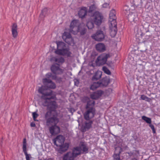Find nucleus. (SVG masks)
Returning <instances> with one entry per match:
<instances>
[{"label": "nucleus", "mask_w": 160, "mask_h": 160, "mask_svg": "<svg viewBox=\"0 0 160 160\" xmlns=\"http://www.w3.org/2000/svg\"><path fill=\"white\" fill-rule=\"evenodd\" d=\"M45 119L47 126L52 125L49 128V132L52 135H57L60 132V128L57 125V124L59 122V119L58 117L54 116L50 118Z\"/></svg>", "instance_id": "1"}, {"label": "nucleus", "mask_w": 160, "mask_h": 160, "mask_svg": "<svg viewBox=\"0 0 160 160\" xmlns=\"http://www.w3.org/2000/svg\"><path fill=\"white\" fill-rule=\"evenodd\" d=\"M96 114V112H92L91 111H85L83 114V117L86 120L84 122L81 128L82 131L85 132L92 128V124L93 120L92 119Z\"/></svg>", "instance_id": "2"}, {"label": "nucleus", "mask_w": 160, "mask_h": 160, "mask_svg": "<svg viewBox=\"0 0 160 160\" xmlns=\"http://www.w3.org/2000/svg\"><path fill=\"white\" fill-rule=\"evenodd\" d=\"M43 82L44 85L42 86L39 88L38 92L39 93L51 92V95H52V91L48 89H55L56 88L55 84L51 79L46 78L43 79Z\"/></svg>", "instance_id": "3"}, {"label": "nucleus", "mask_w": 160, "mask_h": 160, "mask_svg": "<svg viewBox=\"0 0 160 160\" xmlns=\"http://www.w3.org/2000/svg\"><path fill=\"white\" fill-rule=\"evenodd\" d=\"M49 106V111L47 112L45 114L44 118H50L54 116L56 117H58V115L57 112L52 113V112H56V109L58 107L56 102L55 101H51V103Z\"/></svg>", "instance_id": "4"}, {"label": "nucleus", "mask_w": 160, "mask_h": 160, "mask_svg": "<svg viewBox=\"0 0 160 160\" xmlns=\"http://www.w3.org/2000/svg\"><path fill=\"white\" fill-rule=\"evenodd\" d=\"M82 101L84 103H87L85 106L86 111H91L92 112H96L94 107L95 104V101L90 100L88 96H84L82 98Z\"/></svg>", "instance_id": "5"}, {"label": "nucleus", "mask_w": 160, "mask_h": 160, "mask_svg": "<svg viewBox=\"0 0 160 160\" xmlns=\"http://www.w3.org/2000/svg\"><path fill=\"white\" fill-rule=\"evenodd\" d=\"M73 150L75 151V156H77L81 154L88 153V148L84 142H80L79 146L74 148Z\"/></svg>", "instance_id": "6"}, {"label": "nucleus", "mask_w": 160, "mask_h": 160, "mask_svg": "<svg viewBox=\"0 0 160 160\" xmlns=\"http://www.w3.org/2000/svg\"><path fill=\"white\" fill-rule=\"evenodd\" d=\"M90 17H92V20L94 24L98 27L101 24L104 18L102 13L98 11L94 12Z\"/></svg>", "instance_id": "7"}, {"label": "nucleus", "mask_w": 160, "mask_h": 160, "mask_svg": "<svg viewBox=\"0 0 160 160\" xmlns=\"http://www.w3.org/2000/svg\"><path fill=\"white\" fill-rule=\"evenodd\" d=\"M41 93L42 94V95L41 97V98L44 100V101H43L42 102V105L44 106H49L51 103L50 100L54 99V96H51L50 97H47L48 96H50L52 95H51V92H49V93Z\"/></svg>", "instance_id": "8"}, {"label": "nucleus", "mask_w": 160, "mask_h": 160, "mask_svg": "<svg viewBox=\"0 0 160 160\" xmlns=\"http://www.w3.org/2000/svg\"><path fill=\"white\" fill-rule=\"evenodd\" d=\"M60 67V64L58 63H56L52 65L50 67L52 72L54 74H62L64 70Z\"/></svg>", "instance_id": "9"}, {"label": "nucleus", "mask_w": 160, "mask_h": 160, "mask_svg": "<svg viewBox=\"0 0 160 160\" xmlns=\"http://www.w3.org/2000/svg\"><path fill=\"white\" fill-rule=\"evenodd\" d=\"M92 38L96 41L101 42L104 39L105 35L103 31L99 30L97 31L96 33L92 36Z\"/></svg>", "instance_id": "10"}, {"label": "nucleus", "mask_w": 160, "mask_h": 160, "mask_svg": "<svg viewBox=\"0 0 160 160\" xmlns=\"http://www.w3.org/2000/svg\"><path fill=\"white\" fill-rule=\"evenodd\" d=\"M104 93L103 91L101 90H97L90 94V97L92 100H97L100 98Z\"/></svg>", "instance_id": "11"}, {"label": "nucleus", "mask_w": 160, "mask_h": 160, "mask_svg": "<svg viewBox=\"0 0 160 160\" xmlns=\"http://www.w3.org/2000/svg\"><path fill=\"white\" fill-rule=\"evenodd\" d=\"M55 52L57 54L63 56L66 55L68 57H71V55L72 54V52L69 51V48H64L58 49Z\"/></svg>", "instance_id": "12"}, {"label": "nucleus", "mask_w": 160, "mask_h": 160, "mask_svg": "<svg viewBox=\"0 0 160 160\" xmlns=\"http://www.w3.org/2000/svg\"><path fill=\"white\" fill-rule=\"evenodd\" d=\"M69 144L68 143H65L62 145L58 146L56 148V150L59 153L62 154L66 151L68 148Z\"/></svg>", "instance_id": "13"}, {"label": "nucleus", "mask_w": 160, "mask_h": 160, "mask_svg": "<svg viewBox=\"0 0 160 160\" xmlns=\"http://www.w3.org/2000/svg\"><path fill=\"white\" fill-rule=\"evenodd\" d=\"M75 151H73L72 152H67L63 156V160H74L75 158L77 156H75Z\"/></svg>", "instance_id": "14"}, {"label": "nucleus", "mask_w": 160, "mask_h": 160, "mask_svg": "<svg viewBox=\"0 0 160 160\" xmlns=\"http://www.w3.org/2000/svg\"><path fill=\"white\" fill-rule=\"evenodd\" d=\"M64 138L62 135H59L54 139V144L58 147V146L64 144Z\"/></svg>", "instance_id": "15"}, {"label": "nucleus", "mask_w": 160, "mask_h": 160, "mask_svg": "<svg viewBox=\"0 0 160 160\" xmlns=\"http://www.w3.org/2000/svg\"><path fill=\"white\" fill-rule=\"evenodd\" d=\"M27 141L26 139L25 138L23 139L22 143V150L24 154L26 156V160H30V158H31V155L28 154L27 152Z\"/></svg>", "instance_id": "16"}, {"label": "nucleus", "mask_w": 160, "mask_h": 160, "mask_svg": "<svg viewBox=\"0 0 160 160\" xmlns=\"http://www.w3.org/2000/svg\"><path fill=\"white\" fill-rule=\"evenodd\" d=\"M109 28L110 35L112 37H115L116 35L118 30L117 23H111V25L109 26Z\"/></svg>", "instance_id": "17"}, {"label": "nucleus", "mask_w": 160, "mask_h": 160, "mask_svg": "<svg viewBox=\"0 0 160 160\" xmlns=\"http://www.w3.org/2000/svg\"><path fill=\"white\" fill-rule=\"evenodd\" d=\"M88 12L87 8L83 7H82L78 12V15L80 18L83 19L87 15Z\"/></svg>", "instance_id": "18"}, {"label": "nucleus", "mask_w": 160, "mask_h": 160, "mask_svg": "<svg viewBox=\"0 0 160 160\" xmlns=\"http://www.w3.org/2000/svg\"><path fill=\"white\" fill-rule=\"evenodd\" d=\"M109 16V21L111 22V23H112L113 24L117 23L116 12L114 10L112 9L110 11Z\"/></svg>", "instance_id": "19"}, {"label": "nucleus", "mask_w": 160, "mask_h": 160, "mask_svg": "<svg viewBox=\"0 0 160 160\" xmlns=\"http://www.w3.org/2000/svg\"><path fill=\"white\" fill-rule=\"evenodd\" d=\"M122 151V148L121 147L116 148L115 153L113 155L114 160H121L120 158V154Z\"/></svg>", "instance_id": "20"}, {"label": "nucleus", "mask_w": 160, "mask_h": 160, "mask_svg": "<svg viewBox=\"0 0 160 160\" xmlns=\"http://www.w3.org/2000/svg\"><path fill=\"white\" fill-rule=\"evenodd\" d=\"M110 80L109 77L106 76L103 78L101 82H100L101 83V87H107L108 85L110 83Z\"/></svg>", "instance_id": "21"}, {"label": "nucleus", "mask_w": 160, "mask_h": 160, "mask_svg": "<svg viewBox=\"0 0 160 160\" xmlns=\"http://www.w3.org/2000/svg\"><path fill=\"white\" fill-rule=\"evenodd\" d=\"M109 57L110 55L109 54H105L101 57H98L97 59L98 61H100L103 64H105L106 63L107 59Z\"/></svg>", "instance_id": "22"}, {"label": "nucleus", "mask_w": 160, "mask_h": 160, "mask_svg": "<svg viewBox=\"0 0 160 160\" xmlns=\"http://www.w3.org/2000/svg\"><path fill=\"white\" fill-rule=\"evenodd\" d=\"M96 50L99 52H103L106 50L105 45L102 43H99L96 45Z\"/></svg>", "instance_id": "23"}, {"label": "nucleus", "mask_w": 160, "mask_h": 160, "mask_svg": "<svg viewBox=\"0 0 160 160\" xmlns=\"http://www.w3.org/2000/svg\"><path fill=\"white\" fill-rule=\"evenodd\" d=\"M138 14L136 13H133L130 14L128 16L129 21L131 22L133 21L135 22L137 21L138 19Z\"/></svg>", "instance_id": "24"}, {"label": "nucleus", "mask_w": 160, "mask_h": 160, "mask_svg": "<svg viewBox=\"0 0 160 160\" xmlns=\"http://www.w3.org/2000/svg\"><path fill=\"white\" fill-rule=\"evenodd\" d=\"M12 34L14 38H16L18 35L17 32V25L15 23L13 24L12 28Z\"/></svg>", "instance_id": "25"}, {"label": "nucleus", "mask_w": 160, "mask_h": 160, "mask_svg": "<svg viewBox=\"0 0 160 160\" xmlns=\"http://www.w3.org/2000/svg\"><path fill=\"white\" fill-rule=\"evenodd\" d=\"M102 73L101 71H98L96 72L92 78V81H97L100 78L102 75Z\"/></svg>", "instance_id": "26"}, {"label": "nucleus", "mask_w": 160, "mask_h": 160, "mask_svg": "<svg viewBox=\"0 0 160 160\" xmlns=\"http://www.w3.org/2000/svg\"><path fill=\"white\" fill-rule=\"evenodd\" d=\"M101 87V83H100V82L98 81L97 82H93V83L91 85L90 89L92 90H94L98 88Z\"/></svg>", "instance_id": "27"}, {"label": "nucleus", "mask_w": 160, "mask_h": 160, "mask_svg": "<svg viewBox=\"0 0 160 160\" xmlns=\"http://www.w3.org/2000/svg\"><path fill=\"white\" fill-rule=\"evenodd\" d=\"M96 8V5L94 4L91 5L89 8V9L88 11V15L90 17L92 16L93 13V12L95 10Z\"/></svg>", "instance_id": "28"}, {"label": "nucleus", "mask_w": 160, "mask_h": 160, "mask_svg": "<svg viewBox=\"0 0 160 160\" xmlns=\"http://www.w3.org/2000/svg\"><path fill=\"white\" fill-rule=\"evenodd\" d=\"M80 26V25H78L76 20H73L71 23L70 26V30L72 31L73 29L74 28H77Z\"/></svg>", "instance_id": "29"}, {"label": "nucleus", "mask_w": 160, "mask_h": 160, "mask_svg": "<svg viewBox=\"0 0 160 160\" xmlns=\"http://www.w3.org/2000/svg\"><path fill=\"white\" fill-rule=\"evenodd\" d=\"M77 31L78 32L80 33L81 35H83L86 33L87 32V29L84 27H81L80 26L77 28Z\"/></svg>", "instance_id": "30"}, {"label": "nucleus", "mask_w": 160, "mask_h": 160, "mask_svg": "<svg viewBox=\"0 0 160 160\" xmlns=\"http://www.w3.org/2000/svg\"><path fill=\"white\" fill-rule=\"evenodd\" d=\"M94 23L92 19H91L88 21L86 25L88 29H92L94 27Z\"/></svg>", "instance_id": "31"}, {"label": "nucleus", "mask_w": 160, "mask_h": 160, "mask_svg": "<svg viewBox=\"0 0 160 160\" xmlns=\"http://www.w3.org/2000/svg\"><path fill=\"white\" fill-rule=\"evenodd\" d=\"M52 60L56 62H58L57 63H62L64 62L65 61L64 59L62 57L60 58H57L56 57H53Z\"/></svg>", "instance_id": "32"}, {"label": "nucleus", "mask_w": 160, "mask_h": 160, "mask_svg": "<svg viewBox=\"0 0 160 160\" xmlns=\"http://www.w3.org/2000/svg\"><path fill=\"white\" fill-rule=\"evenodd\" d=\"M56 44H57V48L58 49L64 48L65 46V43L64 42L62 41H57Z\"/></svg>", "instance_id": "33"}, {"label": "nucleus", "mask_w": 160, "mask_h": 160, "mask_svg": "<svg viewBox=\"0 0 160 160\" xmlns=\"http://www.w3.org/2000/svg\"><path fill=\"white\" fill-rule=\"evenodd\" d=\"M48 12L47 8H45L42 10L41 12L40 15V17L42 18H44L47 15Z\"/></svg>", "instance_id": "34"}, {"label": "nucleus", "mask_w": 160, "mask_h": 160, "mask_svg": "<svg viewBox=\"0 0 160 160\" xmlns=\"http://www.w3.org/2000/svg\"><path fill=\"white\" fill-rule=\"evenodd\" d=\"M142 118L143 120L145 121L146 123L149 124H150L152 123L151 118H149L143 116H142Z\"/></svg>", "instance_id": "35"}, {"label": "nucleus", "mask_w": 160, "mask_h": 160, "mask_svg": "<svg viewBox=\"0 0 160 160\" xmlns=\"http://www.w3.org/2000/svg\"><path fill=\"white\" fill-rule=\"evenodd\" d=\"M141 0H133V4L134 6L138 7L141 4Z\"/></svg>", "instance_id": "36"}, {"label": "nucleus", "mask_w": 160, "mask_h": 160, "mask_svg": "<svg viewBox=\"0 0 160 160\" xmlns=\"http://www.w3.org/2000/svg\"><path fill=\"white\" fill-rule=\"evenodd\" d=\"M65 37L66 38L65 39H71L72 36L71 34L67 32H64V36L63 37V38L64 39V37Z\"/></svg>", "instance_id": "37"}, {"label": "nucleus", "mask_w": 160, "mask_h": 160, "mask_svg": "<svg viewBox=\"0 0 160 160\" xmlns=\"http://www.w3.org/2000/svg\"><path fill=\"white\" fill-rule=\"evenodd\" d=\"M102 70L104 72L109 75L111 74L110 71L106 67H103L102 68Z\"/></svg>", "instance_id": "38"}, {"label": "nucleus", "mask_w": 160, "mask_h": 160, "mask_svg": "<svg viewBox=\"0 0 160 160\" xmlns=\"http://www.w3.org/2000/svg\"><path fill=\"white\" fill-rule=\"evenodd\" d=\"M141 98L143 100H145L148 102H149L150 100V98H149L147 96L144 95H141Z\"/></svg>", "instance_id": "39"}, {"label": "nucleus", "mask_w": 160, "mask_h": 160, "mask_svg": "<svg viewBox=\"0 0 160 160\" xmlns=\"http://www.w3.org/2000/svg\"><path fill=\"white\" fill-rule=\"evenodd\" d=\"M32 117L34 121H38L36 118L39 115L36 112H33L32 113Z\"/></svg>", "instance_id": "40"}, {"label": "nucleus", "mask_w": 160, "mask_h": 160, "mask_svg": "<svg viewBox=\"0 0 160 160\" xmlns=\"http://www.w3.org/2000/svg\"><path fill=\"white\" fill-rule=\"evenodd\" d=\"M64 41L65 42L67 43L69 45H71V44L73 42V39L72 38H71V39H64Z\"/></svg>", "instance_id": "41"}, {"label": "nucleus", "mask_w": 160, "mask_h": 160, "mask_svg": "<svg viewBox=\"0 0 160 160\" xmlns=\"http://www.w3.org/2000/svg\"><path fill=\"white\" fill-rule=\"evenodd\" d=\"M149 126L151 128L152 130V132L154 134L156 133V129L154 128V126L152 123L149 125Z\"/></svg>", "instance_id": "42"}, {"label": "nucleus", "mask_w": 160, "mask_h": 160, "mask_svg": "<svg viewBox=\"0 0 160 160\" xmlns=\"http://www.w3.org/2000/svg\"><path fill=\"white\" fill-rule=\"evenodd\" d=\"M109 3H107L105 2L102 5V7L103 8H107L109 7Z\"/></svg>", "instance_id": "43"}, {"label": "nucleus", "mask_w": 160, "mask_h": 160, "mask_svg": "<svg viewBox=\"0 0 160 160\" xmlns=\"http://www.w3.org/2000/svg\"><path fill=\"white\" fill-rule=\"evenodd\" d=\"M52 76V73L51 72L48 73L46 75V78L49 79Z\"/></svg>", "instance_id": "44"}, {"label": "nucleus", "mask_w": 160, "mask_h": 160, "mask_svg": "<svg viewBox=\"0 0 160 160\" xmlns=\"http://www.w3.org/2000/svg\"><path fill=\"white\" fill-rule=\"evenodd\" d=\"M55 80H56L57 82H58L60 83L62 81V78L61 77H57V78Z\"/></svg>", "instance_id": "45"}, {"label": "nucleus", "mask_w": 160, "mask_h": 160, "mask_svg": "<svg viewBox=\"0 0 160 160\" xmlns=\"http://www.w3.org/2000/svg\"><path fill=\"white\" fill-rule=\"evenodd\" d=\"M56 75L57 74H55V75H52V76L51 77L52 78V79L54 80H56V79L57 78V76H56Z\"/></svg>", "instance_id": "46"}, {"label": "nucleus", "mask_w": 160, "mask_h": 160, "mask_svg": "<svg viewBox=\"0 0 160 160\" xmlns=\"http://www.w3.org/2000/svg\"><path fill=\"white\" fill-rule=\"evenodd\" d=\"M127 153L129 156H132L134 154L133 152L132 151H130L129 152H127Z\"/></svg>", "instance_id": "47"}, {"label": "nucleus", "mask_w": 160, "mask_h": 160, "mask_svg": "<svg viewBox=\"0 0 160 160\" xmlns=\"http://www.w3.org/2000/svg\"><path fill=\"white\" fill-rule=\"evenodd\" d=\"M106 64L109 67H111L112 64V63L111 62H108Z\"/></svg>", "instance_id": "48"}, {"label": "nucleus", "mask_w": 160, "mask_h": 160, "mask_svg": "<svg viewBox=\"0 0 160 160\" xmlns=\"http://www.w3.org/2000/svg\"><path fill=\"white\" fill-rule=\"evenodd\" d=\"M30 125L31 127H35L36 126L35 124L33 122H32L31 124Z\"/></svg>", "instance_id": "49"}, {"label": "nucleus", "mask_w": 160, "mask_h": 160, "mask_svg": "<svg viewBox=\"0 0 160 160\" xmlns=\"http://www.w3.org/2000/svg\"><path fill=\"white\" fill-rule=\"evenodd\" d=\"M74 83H75V85H76L77 84V85H78V84H79V81L78 80H77L76 81H75Z\"/></svg>", "instance_id": "50"}, {"label": "nucleus", "mask_w": 160, "mask_h": 160, "mask_svg": "<svg viewBox=\"0 0 160 160\" xmlns=\"http://www.w3.org/2000/svg\"><path fill=\"white\" fill-rule=\"evenodd\" d=\"M127 7V6H125L123 8V10H125L126 11H128L129 10V9H127V8H126Z\"/></svg>", "instance_id": "51"}, {"label": "nucleus", "mask_w": 160, "mask_h": 160, "mask_svg": "<svg viewBox=\"0 0 160 160\" xmlns=\"http://www.w3.org/2000/svg\"><path fill=\"white\" fill-rule=\"evenodd\" d=\"M54 160L53 158H48V159H45L43 160Z\"/></svg>", "instance_id": "52"}, {"label": "nucleus", "mask_w": 160, "mask_h": 160, "mask_svg": "<svg viewBox=\"0 0 160 160\" xmlns=\"http://www.w3.org/2000/svg\"><path fill=\"white\" fill-rule=\"evenodd\" d=\"M135 152L137 153V154H139V152L138 150H136L135 151Z\"/></svg>", "instance_id": "53"}, {"label": "nucleus", "mask_w": 160, "mask_h": 160, "mask_svg": "<svg viewBox=\"0 0 160 160\" xmlns=\"http://www.w3.org/2000/svg\"><path fill=\"white\" fill-rule=\"evenodd\" d=\"M131 160H138L135 158H132L131 159Z\"/></svg>", "instance_id": "54"}, {"label": "nucleus", "mask_w": 160, "mask_h": 160, "mask_svg": "<svg viewBox=\"0 0 160 160\" xmlns=\"http://www.w3.org/2000/svg\"><path fill=\"white\" fill-rule=\"evenodd\" d=\"M96 126H95V125H94V126L93 128H96Z\"/></svg>", "instance_id": "55"}]
</instances>
